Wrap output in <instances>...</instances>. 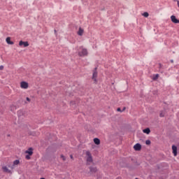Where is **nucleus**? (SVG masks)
I'll use <instances>...</instances> for the list:
<instances>
[{
    "mask_svg": "<svg viewBox=\"0 0 179 179\" xmlns=\"http://www.w3.org/2000/svg\"><path fill=\"white\" fill-rule=\"evenodd\" d=\"M85 159L87 164H92L93 163V157L90 151H85Z\"/></svg>",
    "mask_w": 179,
    "mask_h": 179,
    "instance_id": "nucleus-1",
    "label": "nucleus"
},
{
    "mask_svg": "<svg viewBox=\"0 0 179 179\" xmlns=\"http://www.w3.org/2000/svg\"><path fill=\"white\" fill-rule=\"evenodd\" d=\"M92 80H94L95 83H97V68H95L93 71Z\"/></svg>",
    "mask_w": 179,
    "mask_h": 179,
    "instance_id": "nucleus-2",
    "label": "nucleus"
},
{
    "mask_svg": "<svg viewBox=\"0 0 179 179\" xmlns=\"http://www.w3.org/2000/svg\"><path fill=\"white\" fill-rule=\"evenodd\" d=\"M78 55H80V57H85V55H87V50L81 48V51L78 52Z\"/></svg>",
    "mask_w": 179,
    "mask_h": 179,
    "instance_id": "nucleus-3",
    "label": "nucleus"
},
{
    "mask_svg": "<svg viewBox=\"0 0 179 179\" xmlns=\"http://www.w3.org/2000/svg\"><path fill=\"white\" fill-rule=\"evenodd\" d=\"M21 89H27L29 87V83L27 82L22 81L20 83Z\"/></svg>",
    "mask_w": 179,
    "mask_h": 179,
    "instance_id": "nucleus-4",
    "label": "nucleus"
},
{
    "mask_svg": "<svg viewBox=\"0 0 179 179\" xmlns=\"http://www.w3.org/2000/svg\"><path fill=\"white\" fill-rule=\"evenodd\" d=\"M2 170L3 173H8V174H12V171H10L9 169H8V166H4L2 167Z\"/></svg>",
    "mask_w": 179,
    "mask_h": 179,
    "instance_id": "nucleus-5",
    "label": "nucleus"
},
{
    "mask_svg": "<svg viewBox=\"0 0 179 179\" xmlns=\"http://www.w3.org/2000/svg\"><path fill=\"white\" fill-rule=\"evenodd\" d=\"M19 45L20 46V47H22V45H23V47H29V42H27V41H20V42H19Z\"/></svg>",
    "mask_w": 179,
    "mask_h": 179,
    "instance_id": "nucleus-6",
    "label": "nucleus"
},
{
    "mask_svg": "<svg viewBox=\"0 0 179 179\" xmlns=\"http://www.w3.org/2000/svg\"><path fill=\"white\" fill-rule=\"evenodd\" d=\"M134 150L139 151L142 149V145H141L140 143H136V145H134Z\"/></svg>",
    "mask_w": 179,
    "mask_h": 179,
    "instance_id": "nucleus-7",
    "label": "nucleus"
},
{
    "mask_svg": "<svg viewBox=\"0 0 179 179\" xmlns=\"http://www.w3.org/2000/svg\"><path fill=\"white\" fill-rule=\"evenodd\" d=\"M172 153L173 154V156H177V146L172 145Z\"/></svg>",
    "mask_w": 179,
    "mask_h": 179,
    "instance_id": "nucleus-8",
    "label": "nucleus"
},
{
    "mask_svg": "<svg viewBox=\"0 0 179 179\" xmlns=\"http://www.w3.org/2000/svg\"><path fill=\"white\" fill-rule=\"evenodd\" d=\"M171 22H173V23H179V20H177V18L176 17L175 15H172L171 17Z\"/></svg>",
    "mask_w": 179,
    "mask_h": 179,
    "instance_id": "nucleus-9",
    "label": "nucleus"
},
{
    "mask_svg": "<svg viewBox=\"0 0 179 179\" xmlns=\"http://www.w3.org/2000/svg\"><path fill=\"white\" fill-rule=\"evenodd\" d=\"M25 153L31 156L33 155V148H29L27 150L25 151Z\"/></svg>",
    "mask_w": 179,
    "mask_h": 179,
    "instance_id": "nucleus-10",
    "label": "nucleus"
},
{
    "mask_svg": "<svg viewBox=\"0 0 179 179\" xmlns=\"http://www.w3.org/2000/svg\"><path fill=\"white\" fill-rule=\"evenodd\" d=\"M6 41L7 44H10V45H13V41H10V37L6 38Z\"/></svg>",
    "mask_w": 179,
    "mask_h": 179,
    "instance_id": "nucleus-11",
    "label": "nucleus"
},
{
    "mask_svg": "<svg viewBox=\"0 0 179 179\" xmlns=\"http://www.w3.org/2000/svg\"><path fill=\"white\" fill-rule=\"evenodd\" d=\"M143 132L144 134H147V135H149L150 134V129L146 128V129L143 130Z\"/></svg>",
    "mask_w": 179,
    "mask_h": 179,
    "instance_id": "nucleus-12",
    "label": "nucleus"
},
{
    "mask_svg": "<svg viewBox=\"0 0 179 179\" xmlns=\"http://www.w3.org/2000/svg\"><path fill=\"white\" fill-rule=\"evenodd\" d=\"M94 142L95 145H100V139L97 138H94Z\"/></svg>",
    "mask_w": 179,
    "mask_h": 179,
    "instance_id": "nucleus-13",
    "label": "nucleus"
},
{
    "mask_svg": "<svg viewBox=\"0 0 179 179\" xmlns=\"http://www.w3.org/2000/svg\"><path fill=\"white\" fill-rule=\"evenodd\" d=\"M90 170L91 173H96V171H97V168H96L94 166V167H90Z\"/></svg>",
    "mask_w": 179,
    "mask_h": 179,
    "instance_id": "nucleus-14",
    "label": "nucleus"
},
{
    "mask_svg": "<svg viewBox=\"0 0 179 179\" xmlns=\"http://www.w3.org/2000/svg\"><path fill=\"white\" fill-rule=\"evenodd\" d=\"M78 36H83V29L82 28H79L78 31Z\"/></svg>",
    "mask_w": 179,
    "mask_h": 179,
    "instance_id": "nucleus-15",
    "label": "nucleus"
},
{
    "mask_svg": "<svg viewBox=\"0 0 179 179\" xmlns=\"http://www.w3.org/2000/svg\"><path fill=\"white\" fill-rule=\"evenodd\" d=\"M20 161L19 159H16V160H15V161L13 162V164L16 166H17L18 164H20Z\"/></svg>",
    "mask_w": 179,
    "mask_h": 179,
    "instance_id": "nucleus-16",
    "label": "nucleus"
},
{
    "mask_svg": "<svg viewBox=\"0 0 179 179\" xmlns=\"http://www.w3.org/2000/svg\"><path fill=\"white\" fill-rule=\"evenodd\" d=\"M153 80H157V79H159V74H155L152 77Z\"/></svg>",
    "mask_w": 179,
    "mask_h": 179,
    "instance_id": "nucleus-17",
    "label": "nucleus"
},
{
    "mask_svg": "<svg viewBox=\"0 0 179 179\" xmlns=\"http://www.w3.org/2000/svg\"><path fill=\"white\" fill-rule=\"evenodd\" d=\"M142 15L144 16V17H149V13H148V12H145Z\"/></svg>",
    "mask_w": 179,
    "mask_h": 179,
    "instance_id": "nucleus-18",
    "label": "nucleus"
},
{
    "mask_svg": "<svg viewBox=\"0 0 179 179\" xmlns=\"http://www.w3.org/2000/svg\"><path fill=\"white\" fill-rule=\"evenodd\" d=\"M18 117H22V114H23V112L22 110H20L17 112Z\"/></svg>",
    "mask_w": 179,
    "mask_h": 179,
    "instance_id": "nucleus-19",
    "label": "nucleus"
},
{
    "mask_svg": "<svg viewBox=\"0 0 179 179\" xmlns=\"http://www.w3.org/2000/svg\"><path fill=\"white\" fill-rule=\"evenodd\" d=\"M164 111H162L160 113H159V117H164Z\"/></svg>",
    "mask_w": 179,
    "mask_h": 179,
    "instance_id": "nucleus-20",
    "label": "nucleus"
},
{
    "mask_svg": "<svg viewBox=\"0 0 179 179\" xmlns=\"http://www.w3.org/2000/svg\"><path fill=\"white\" fill-rule=\"evenodd\" d=\"M151 142L150 140H146L145 145H150Z\"/></svg>",
    "mask_w": 179,
    "mask_h": 179,
    "instance_id": "nucleus-21",
    "label": "nucleus"
},
{
    "mask_svg": "<svg viewBox=\"0 0 179 179\" xmlns=\"http://www.w3.org/2000/svg\"><path fill=\"white\" fill-rule=\"evenodd\" d=\"M30 155H26L25 159H27V160H30Z\"/></svg>",
    "mask_w": 179,
    "mask_h": 179,
    "instance_id": "nucleus-22",
    "label": "nucleus"
},
{
    "mask_svg": "<svg viewBox=\"0 0 179 179\" xmlns=\"http://www.w3.org/2000/svg\"><path fill=\"white\" fill-rule=\"evenodd\" d=\"M61 157L62 158V160L64 161V162H65V160H66V157H65V156H64V155H61Z\"/></svg>",
    "mask_w": 179,
    "mask_h": 179,
    "instance_id": "nucleus-23",
    "label": "nucleus"
},
{
    "mask_svg": "<svg viewBox=\"0 0 179 179\" xmlns=\"http://www.w3.org/2000/svg\"><path fill=\"white\" fill-rule=\"evenodd\" d=\"M10 169H11L12 170H13V169H15V166H14V164H13V165L9 166Z\"/></svg>",
    "mask_w": 179,
    "mask_h": 179,
    "instance_id": "nucleus-24",
    "label": "nucleus"
},
{
    "mask_svg": "<svg viewBox=\"0 0 179 179\" xmlns=\"http://www.w3.org/2000/svg\"><path fill=\"white\" fill-rule=\"evenodd\" d=\"M26 100H27V101L28 103H30V101H31V99H30V98H29V97H27V98H26Z\"/></svg>",
    "mask_w": 179,
    "mask_h": 179,
    "instance_id": "nucleus-25",
    "label": "nucleus"
},
{
    "mask_svg": "<svg viewBox=\"0 0 179 179\" xmlns=\"http://www.w3.org/2000/svg\"><path fill=\"white\" fill-rule=\"evenodd\" d=\"M3 70V66H0V71Z\"/></svg>",
    "mask_w": 179,
    "mask_h": 179,
    "instance_id": "nucleus-26",
    "label": "nucleus"
},
{
    "mask_svg": "<svg viewBox=\"0 0 179 179\" xmlns=\"http://www.w3.org/2000/svg\"><path fill=\"white\" fill-rule=\"evenodd\" d=\"M117 111H120V113H122V110H121V108H118L117 109Z\"/></svg>",
    "mask_w": 179,
    "mask_h": 179,
    "instance_id": "nucleus-27",
    "label": "nucleus"
},
{
    "mask_svg": "<svg viewBox=\"0 0 179 179\" xmlns=\"http://www.w3.org/2000/svg\"><path fill=\"white\" fill-rule=\"evenodd\" d=\"M177 1V2H178V8H179V1L178 0H176Z\"/></svg>",
    "mask_w": 179,
    "mask_h": 179,
    "instance_id": "nucleus-28",
    "label": "nucleus"
},
{
    "mask_svg": "<svg viewBox=\"0 0 179 179\" xmlns=\"http://www.w3.org/2000/svg\"><path fill=\"white\" fill-rule=\"evenodd\" d=\"M71 159H73V156L71 155H70Z\"/></svg>",
    "mask_w": 179,
    "mask_h": 179,
    "instance_id": "nucleus-29",
    "label": "nucleus"
},
{
    "mask_svg": "<svg viewBox=\"0 0 179 179\" xmlns=\"http://www.w3.org/2000/svg\"><path fill=\"white\" fill-rule=\"evenodd\" d=\"M125 110V108H123V111Z\"/></svg>",
    "mask_w": 179,
    "mask_h": 179,
    "instance_id": "nucleus-30",
    "label": "nucleus"
},
{
    "mask_svg": "<svg viewBox=\"0 0 179 179\" xmlns=\"http://www.w3.org/2000/svg\"><path fill=\"white\" fill-rule=\"evenodd\" d=\"M27 103H29V102H25L26 104H27Z\"/></svg>",
    "mask_w": 179,
    "mask_h": 179,
    "instance_id": "nucleus-31",
    "label": "nucleus"
},
{
    "mask_svg": "<svg viewBox=\"0 0 179 179\" xmlns=\"http://www.w3.org/2000/svg\"><path fill=\"white\" fill-rule=\"evenodd\" d=\"M117 179H121V178H117Z\"/></svg>",
    "mask_w": 179,
    "mask_h": 179,
    "instance_id": "nucleus-32",
    "label": "nucleus"
},
{
    "mask_svg": "<svg viewBox=\"0 0 179 179\" xmlns=\"http://www.w3.org/2000/svg\"><path fill=\"white\" fill-rule=\"evenodd\" d=\"M174 1H177V0H174Z\"/></svg>",
    "mask_w": 179,
    "mask_h": 179,
    "instance_id": "nucleus-33",
    "label": "nucleus"
}]
</instances>
